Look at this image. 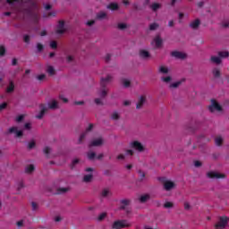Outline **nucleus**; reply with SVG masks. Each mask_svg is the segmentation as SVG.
<instances>
[{
    "label": "nucleus",
    "instance_id": "obj_40",
    "mask_svg": "<svg viewBox=\"0 0 229 229\" xmlns=\"http://www.w3.org/2000/svg\"><path fill=\"white\" fill-rule=\"evenodd\" d=\"M88 158L89 160H94L96 158V152H89V153H88Z\"/></svg>",
    "mask_w": 229,
    "mask_h": 229
},
{
    "label": "nucleus",
    "instance_id": "obj_45",
    "mask_svg": "<svg viewBox=\"0 0 229 229\" xmlns=\"http://www.w3.org/2000/svg\"><path fill=\"white\" fill-rule=\"evenodd\" d=\"M112 119L114 120V121H117L118 119H119V114L117 113V112H114V113H113V114H112Z\"/></svg>",
    "mask_w": 229,
    "mask_h": 229
},
{
    "label": "nucleus",
    "instance_id": "obj_5",
    "mask_svg": "<svg viewBox=\"0 0 229 229\" xmlns=\"http://www.w3.org/2000/svg\"><path fill=\"white\" fill-rule=\"evenodd\" d=\"M228 225V218L226 216H221L218 223L216 224V229H223Z\"/></svg>",
    "mask_w": 229,
    "mask_h": 229
},
{
    "label": "nucleus",
    "instance_id": "obj_7",
    "mask_svg": "<svg viewBox=\"0 0 229 229\" xmlns=\"http://www.w3.org/2000/svg\"><path fill=\"white\" fill-rule=\"evenodd\" d=\"M57 35H64L65 33V21H59L57 29H56Z\"/></svg>",
    "mask_w": 229,
    "mask_h": 229
},
{
    "label": "nucleus",
    "instance_id": "obj_22",
    "mask_svg": "<svg viewBox=\"0 0 229 229\" xmlns=\"http://www.w3.org/2000/svg\"><path fill=\"white\" fill-rule=\"evenodd\" d=\"M92 178H93V175L91 174H86L83 177V182H85V183H89V182H92Z\"/></svg>",
    "mask_w": 229,
    "mask_h": 229
},
{
    "label": "nucleus",
    "instance_id": "obj_11",
    "mask_svg": "<svg viewBox=\"0 0 229 229\" xmlns=\"http://www.w3.org/2000/svg\"><path fill=\"white\" fill-rule=\"evenodd\" d=\"M164 189L165 191H172V189H174V182L172 181H165Z\"/></svg>",
    "mask_w": 229,
    "mask_h": 229
},
{
    "label": "nucleus",
    "instance_id": "obj_53",
    "mask_svg": "<svg viewBox=\"0 0 229 229\" xmlns=\"http://www.w3.org/2000/svg\"><path fill=\"white\" fill-rule=\"evenodd\" d=\"M6 106H8V104H6V102H4L3 104L0 105V112L4 110V108H6Z\"/></svg>",
    "mask_w": 229,
    "mask_h": 229
},
{
    "label": "nucleus",
    "instance_id": "obj_21",
    "mask_svg": "<svg viewBox=\"0 0 229 229\" xmlns=\"http://www.w3.org/2000/svg\"><path fill=\"white\" fill-rule=\"evenodd\" d=\"M140 56H141V58H149V52L146 50H140Z\"/></svg>",
    "mask_w": 229,
    "mask_h": 229
},
{
    "label": "nucleus",
    "instance_id": "obj_4",
    "mask_svg": "<svg viewBox=\"0 0 229 229\" xmlns=\"http://www.w3.org/2000/svg\"><path fill=\"white\" fill-rule=\"evenodd\" d=\"M208 110L211 113L214 112H221L223 110V107L221 106V105H219V103H217V101H216V99H212L211 100V105L208 106Z\"/></svg>",
    "mask_w": 229,
    "mask_h": 229
},
{
    "label": "nucleus",
    "instance_id": "obj_2",
    "mask_svg": "<svg viewBox=\"0 0 229 229\" xmlns=\"http://www.w3.org/2000/svg\"><path fill=\"white\" fill-rule=\"evenodd\" d=\"M112 81V76L107 75L106 78H102L100 81V87H101V92L100 96L101 98H106L107 92H106V86L108 83Z\"/></svg>",
    "mask_w": 229,
    "mask_h": 229
},
{
    "label": "nucleus",
    "instance_id": "obj_6",
    "mask_svg": "<svg viewBox=\"0 0 229 229\" xmlns=\"http://www.w3.org/2000/svg\"><path fill=\"white\" fill-rule=\"evenodd\" d=\"M131 148H132V149H135L136 151H139V153H142L146 149L144 148V145L137 140L131 143Z\"/></svg>",
    "mask_w": 229,
    "mask_h": 229
},
{
    "label": "nucleus",
    "instance_id": "obj_29",
    "mask_svg": "<svg viewBox=\"0 0 229 229\" xmlns=\"http://www.w3.org/2000/svg\"><path fill=\"white\" fill-rule=\"evenodd\" d=\"M156 47H160L162 46V38L160 37H157L155 39Z\"/></svg>",
    "mask_w": 229,
    "mask_h": 229
},
{
    "label": "nucleus",
    "instance_id": "obj_14",
    "mask_svg": "<svg viewBox=\"0 0 229 229\" xmlns=\"http://www.w3.org/2000/svg\"><path fill=\"white\" fill-rule=\"evenodd\" d=\"M144 103H146V97L141 96L136 105V108L138 110H140V108H142V106H144Z\"/></svg>",
    "mask_w": 229,
    "mask_h": 229
},
{
    "label": "nucleus",
    "instance_id": "obj_31",
    "mask_svg": "<svg viewBox=\"0 0 229 229\" xmlns=\"http://www.w3.org/2000/svg\"><path fill=\"white\" fill-rule=\"evenodd\" d=\"M159 72L161 74H167V72H169V69L165 66H160L159 67Z\"/></svg>",
    "mask_w": 229,
    "mask_h": 229
},
{
    "label": "nucleus",
    "instance_id": "obj_37",
    "mask_svg": "<svg viewBox=\"0 0 229 229\" xmlns=\"http://www.w3.org/2000/svg\"><path fill=\"white\" fill-rule=\"evenodd\" d=\"M69 189L67 188H59L57 189L56 194H65Z\"/></svg>",
    "mask_w": 229,
    "mask_h": 229
},
{
    "label": "nucleus",
    "instance_id": "obj_38",
    "mask_svg": "<svg viewBox=\"0 0 229 229\" xmlns=\"http://www.w3.org/2000/svg\"><path fill=\"white\" fill-rule=\"evenodd\" d=\"M173 207H174V204L173 202L166 201L164 204V208H173Z\"/></svg>",
    "mask_w": 229,
    "mask_h": 229
},
{
    "label": "nucleus",
    "instance_id": "obj_39",
    "mask_svg": "<svg viewBox=\"0 0 229 229\" xmlns=\"http://www.w3.org/2000/svg\"><path fill=\"white\" fill-rule=\"evenodd\" d=\"M37 49H38V53H42V51H44V45H42V43H38Z\"/></svg>",
    "mask_w": 229,
    "mask_h": 229
},
{
    "label": "nucleus",
    "instance_id": "obj_10",
    "mask_svg": "<svg viewBox=\"0 0 229 229\" xmlns=\"http://www.w3.org/2000/svg\"><path fill=\"white\" fill-rule=\"evenodd\" d=\"M208 178H211L214 179L216 178V180H218L219 178H225V174H219V173H216V172H208L207 174Z\"/></svg>",
    "mask_w": 229,
    "mask_h": 229
},
{
    "label": "nucleus",
    "instance_id": "obj_56",
    "mask_svg": "<svg viewBox=\"0 0 229 229\" xmlns=\"http://www.w3.org/2000/svg\"><path fill=\"white\" fill-rule=\"evenodd\" d=\"M194 165L196 166V167H201V165H202V163L200 162V161H194Z\"/></svg>",
    "mask_w": 229,
    "mask_h": 229
},
{
    "label": "nucleus",
    "instance_id": "obj_20",
    "mask_svg": "<svg viewBox=\"0 0 229 229\" xmlns=\"http://www.w3.org/2000/svg\"><path fill=\"white\" fill-rule=\"evenodd\" d=\"M97 19H98V21H103V19H106V13L105 12H100L97 14Z\"/></svg>",
    "mask_w": 229,
    "mask_h": 229
},
{
    "label": "nucleus",
    "instance_id": "obj_27",
    "mask_svg": "<svg viewBox=\"0 0 229 229\" xmlns=\"http://www.w3.org/2000/svg\"><path fill=\"white\" fill-rule=\"evenodd\" d=\"M15 89V85L13 84V82H10L9 86L7 87L6 92L11 93L13 92V90Z\"/></svg>",
    "mask_w": 229,
    "mask_h": 229
},
{
    "label": "nucleus",
    "instance_id": "obj_57",
    "mask_svg": "<svg viewBox=\"0 0 229 229\" xmlns=\"http://www.w3.org/2000/svg\"><path fill=\"white\" fill-rule=\"evenodd\" d=\"M31 207H32V210H37V208H38V206L37 205L36 202H31Z\"/></svg>",
    "mask_w": 229,
    "mask_h": 229
},
{
    "label": "nucleus",
    "instance_id": "obj_9",
    "mask_svg": "<svg viewBox=\"0 0 229 229\" xmlns=\"http://www.w3.org/2000/svg\"><path fill=\"white\" fill-rule=\"evenodd\" d=\"M171 55L174 56V58H177L178 60H185L187 58V55L183 54L179 51H174L171 53Z\"/></svg>",
    "mask_w": 229,
    "mask_h": 229
},
{
    "label": "nucleus",
    "instance_id": "obj_24",
    "mask_svg": "<svg viewBox=\"0 0 229 229\" xmlns=\"http://www.w3.org/2000/svg\"><path fill=\"white\" fill-rule=\"evenodd\" d=\"M218 56L219 58H228L229 52L228 51L218 52Z\"/></svg>",
    "mask_w": 229,
    "mask_h": 229
},
{
    "label": "nucleus",
    "instance_id": "obj_47",
    "mask_svg": "<svg viewBox=\"0 0 229 229\" xmlns=\"http://www.w3.org/2000/svg\"><path fill=\"white\" fill-rule=\"evenodd\" d=\"M21 189H24V182H20L17 185V191L18 192L21 191Z\"/></svg>",
    "mask_w": 229,
    "mask_h": 229
},
{
    "label": "nucleus",
    "instance_id": "obj_17",
    "mask_svg": "<svg viewBox=\"0 0 229 229\" xmlns=\"http://www.w3.org/2000/svg\"><path fill=\"white\" fill-rule=\"evenodd\" d=\"M107 9L112 10L113 12H115V11L119 10V4H117L115 3H111L107 5Z\"/></svg>",
    "mask_w": 229,
    "mask_h": 229
},
{
    "label": "nucleus",
    "instance_id": "obj_26",
    "mask_svg": "<svg viewBox=\"0 0 229 229\" xmlns=\"http://www.w3.org/2000/svg\"><path fill=\"white\" fill-rule=\"evenodd\" d=\"M213 76L214 78H219L221 76V71L217 68L213 69Z\"/></svg>",
    "mask_w": 229,
    "mask_h": 229
},
{
    "label": "nucleus",
    "instance_id": "obj_32",
    "mask_svg": "<svg viewBox=\"0 0 229 229\" xmlns=\"http://www.w3.org/2000/svg\"><path fill=\"white\" fill-rule=\"evenodd\" d=\"M47 72H48L49 76H55V68L53 66H48Z\"/></svg>",
    "mask_w": 229,
    "mask_h": 229
},
{
    "label": "nucleus",
    "instance_id": "obj_46",
    "mask_svg": "<svg viewBox=\"0 0 229 229\" xmlns=\"http://www.w3.org/2000/svg\"><path fill=\"white\" fill-rule=\"evenodd\" d=\"M50 47L52 49H56V47H58V43H56V41H51Z\"/></svg>",
    "mask_w": 229,
    "mask_h": 229
},
{
    "label": "nucleus",
    "instance_id": "obj_1",
    "mask_svg": "<svg viewBox=\"0 0 229 229\" xmlns=\"http://www.w3.org/2000/svg\"><path fill=\"white\" fill-rule=\"evenodd\" d=\"M47 108L50 110H56L58 108V101L56 100H52L51 102L48 103V107L47 105L46 104H40L39 105V114L36 115V119H42L44 115H46V112H47Z\"/></svg>",
    "mask_w": 229,
    "mask_h": 229
},
{
    "label": "nucleus",
    "instance_id": "obj_23",
    "mask_svg": "<svg viewBox=\"0 0 229 229\" xmlns=\"http://www.w3.org/2000/svg\"><path fill=\"white\" fill-rule=\"evenodd\" d=\"M211 62L213 64H216V65H219V64H221V57L211 56Z\"/></svg>",
    "mask_w": 229,
    "mask_h": 229
},
{
    "label": "nucleus",
    "instance_id": "obj_55",
    "mask_svg": "<svg viewBox=\"0 0 229 229\" xmlns=\"http://www.w3.org/2000/svg\"><path fill=\"white\" fill-rule=\"evenodd\" d=\"M38 80L39 81H42V80H46V74H40L38 76Z\"/></svg>",
    "mask_w": 229,
    "mask_h": 229
},
{
    "label": "nucleus",
    "instance_id": "obj_58",
    "mask_svg": "<svg viewBox=\"0 0 229 229\" xmlns=\"http://www.w3.org/2000/svg\"><path fill=\"white\" fill-rule=\"evenodd\" d=\"M110 58H112V55L110 54H107L105 57L106 64H108V62H110Z\"/></svg>",
    "mask_w": 229,
    "mask_h": 229
},
{
    "label": "nucleus",
    "instance_id": "obj_48",
    "mask_svg": "<svg viewBox=\"0 0 229 229\" xmlns=\"http://www.w3.org/2000/svg\"><path fill=\"white\" fill-rule=\"evenodd\" d=\"M126 28H128L126 23H119L118 24V29H120V30H126Z\"/></svg>",
    "mask_w": 229,
    "mask_h": 229
},
{
    "label": "nucleus",
    "instance_id": "obj_51",
    "mask_svg": "<svg viewBox=\"0 0 229 229\" xmlns=\"http://www.w3.org/2000/svg\"><path fill=\"white\" fill-rule=\"evenodd\" d=\"M23 40L26 44H30V35H25L23 37Z\"/></svg>",
    "mask_w": 229,
    "mask_h": 229
},
{
    "label": "nucleus",
    "instance_id": "obj_25",
    "mask_svg": "<svg viewBox=\"0 0 229 229\" xmlns=\"http://www.w3.org/2000/svg\"><path fill=\"white\" fill-rule=\"evenodd\" d=\"M215 144L216 146H223V138L221 136H217L216 139H215Z\"/></svg>",
    "mask_w": 229,
    "mask_h": 229
},
{
    "label": "nucleus",
    "instance_id": "obj_41",
    "mask_svg": "<svg viewBox=\"0 0 229 229\" xmlns=\"http://www.w3.org/2000/svg\"><path fill=\"white\" fill-rule=\"evenodd\" d=\"M157 28H158V23H152L149 25L150 31H155V30H157Z\"/></svg>",
    "mask_w": 229,
    "mask_h": 229
},
{
    "label": "nucleus",
    "instance_id": "obj_63",
    "mask_svg": "<svg viewBox=\"0 0 229 229\" xmlns=\"http://www.w3.org/2000/svg\"><path fill=\"white\" fill-rule=\"evenodd\" d=\"M189 208H191V205L189 204V202H185L184 203V209L189 210Z\"/></svg>",
    "mask_w": 229,
    "mask_h": 229
},
{
    "label": "nucleus",
    "instance_id": "obj_13",
    "mask_svg": "<svg viewBox=\"0 0 229 229\" xmlns=\"http://www.w3.org/2000/svg\"><path fill=\"white\" fill-rule=\"evenodd\" d=\"M199 24H201V21L199 19H196L190 23V28H191V30H198V28H199Z\"/></svg>",
    "mask_w": 229,
    "mask_h": 229
},
{
    "label": "nucleus",
    "instance_id": "obj_34",
    "mask_svg": "<svg viewBox=\"0 0 229 229\" xmlns=\"http://www.w3.org/2000/svg\"><path fill=\"white\" fill-rule=\"evenodd\" d=\"M180 85H182V81H176V82L171 83L169 87L170 89H178Z\"/></svg>",
    "mask_w": 229,
    "mask_h": 229
},
{
    "label": "nucleus",
    "instance_id": "obj_44",
    "mask_svg": "<svg viewBox=\"0 0 229 229\" xmlns=\"http://www.w3.org/2000/svg\"><path fill=\"white\" fill-rule=\"evenodd\" d=\"M56 16V13L55 12H50L47 14H44L43 17L47 18V17H55Z\"/></svg>",
    "mask_w": 229,
    "mask_h": 229
},
{
    "label": "nucleus",
    "instance_id": "obj_33",
    "mask_svg": "<svg viewBox=\"0 0 229 229\" xmlns=\"http://www.w3.org/2000/svg\"><path fill=\"white\" fill-rule=\"evenodd\" d=\"M122 83H123V87H125V89H128V87H130V85H131V82L126 79H123Z\"/></svg>",
    "mask_w": 229,
    "mask_h": 229
},
{
    "label": "nucleus",
    "instance_id": "obj_64",
    "mask_svg": "<svg viewBox=\"0 0 229 229\" xmlns=\"http://www.w3.org/2000/svg\"><path fill=\"white\" fill-rule=\"evenodd\" d=\"M66 60L68 63H71V62H72V60H74V58L72 55H68Z\"/></svg>",
    "mask_w": 229,
    "mask_h": 229
},
{
    "label": "nucleus",
    "instance_id": "obj_8",
    "mask_svg": "<svg viewBox=\"0 0 229 229\" xmlns=\"http://www.w3.org/2000/svg\"><path fill=\"white\" fill-rule=\"evenodd\" d=\"M92 128H94V125L90 123L89 127L86 129V131L81 134L79 138V144H81L83 140H85V137H87V133H89V131H91Z\"/></svg>",
    "mask_w": 229,
    "mask_h": 229
},
{
    "label": "nucleus",
    "instance_id": "obj_19",
    "mask_svg": "<svg viewBox=\"0 0 229 229\" xmlns=\"http://www.w3.org/2000/svg\"><path fill=\"white\" fill-rule=\"evenodd\" d=\"M33 171H35V165H29L25 168V173H27L28 174H31V173H33Z\"/></svg>",
    "mask_w": 229,
    "mask_h": 229
},
{
    "label": "nucleus",
    "instance_id": "obj_62",
    "mask_svg": "<svg viewBox=\"0 0 229 229\" xmlns=\"http://www.w3.org/2000/svg\"><path fill=\"white\" fill-rule=\"evenodd\" d=\"M73 105L81 106V105H85V102H83V101H75L73 103Z\"/></svg>",
    "mask_w": 229,
    "mask_h": 229
},
{
    "label": "nucleus",
    "instance_id": "obj_50",
    "mask_svg": "<svg viewBox=\"0 0 229 229\" xmlns=\"http://www.w3.org/2000/svg\"><path fill=\"white\" fill-rule=\"evenodd\" d=\"M36 143L35 141H30L28 145V149H33V148H35Z\"/></svg>",
    "mask_w": 229,
    "mask_h": 229
},
{
    "label": "nucleus",
    "instance_id": "obj_61",
    "mask_svg": "<svg viewBox=\"0 0 229 229\" xmlns=\"http://www.w3.org/2000/svg\"><path fill=\"white\" fill-rule=\"evenodd\" d=\"M24 119V116L23 115H19L17 118H16V121L17 123H21V121H22Z\"/></svg>",
    "mask_w": 229,
    "mask_h": 229
},
{
    "label": "nucleus",
    "instance_id": "obj_15",
    "mask_svg": "<svg viewBox=\"0 0 229 229\" xmlns=\"http://www.w3.org/2000/svg\"><path fill=\"white\" fill-rule=\"evenodd\" d=\"M102 145H103V139H101V138L94 140L89 144L90 147L102 146Z\"/></svg>",
    "mask_w": 229,
    "mask_h": 229
},
{
    "label": "nucleus",
    "instance_id": "obj_60",
    "mask_svg": "<svg viewBox=\"0 0 229 229\" xmlns=\"http://www.w3.org/2000/svg\"><path fill=\"white\" fill-rule=\"evenodd\" d=\"M116 158H117V160H124L125 157H124L123 154H120V155L117 156Z\"/></svg>",
    "mask_w": 229,
    "mask_h": 229
},
{
    "label": "nucleus",
    "instance_id": "obj_52",
    "mask_svg": "<svg viewBox=\"0 0 229 229\" xmlns=\"http://www.w3.org/2000/svg\"><path fill=\"white\" fill-rule=\"evenodd\" d=\"M43 151L45 155H49V153H51V148L49 147H46Z\"/></svg>",
    "mask_w": 229,
    "mask_h": 229
},
{
    "label": "nucleus",
    "instance_id": "obj_30",
    "mask_svg": "<svg viewBox=\"0 0 229 229\" xmlns=\"http://www.w3.org/2000/svg\"><path fill=\"white\" fill-rule=\"evenodd\" d=\"M160 6H161L160 4L154 3L150 5V8L151 10H153V12H157V10H159Z\"/></svg>",
    "mask_w": 229,
    "mask_h": 229
},
{
    "label": "nucleus",
    "instance_id": "obj_43",
    "mask_svg": "<svg viewBox=\"0 0 229 229\" xmlns=\"http://www.w3.org/2000/svg\"><path fill=\"white\" fill-rule=\"evenodd\" d=\"M5 53H6V48H4V46H1L0 47V56H4Z\"/></svg>",
    "mask_w": 229,
    "mask_h": 229
},
{
    "label": "nucleus",
    "instance_id": "obj_3",
    "mask_svg": "<svg viewBox=\"0 0 229 229\" xmlns=\"http://www.w3.org/2000/svg\"><path fill=\"white\" fill-rule=\"evenodd\" d=\"M131 226V223L126 219L116 220L113 223V229H123V228H130Z\"/></svg>",
    "mask_w": 229,
    "mask_h": 229
},
{
    "label": "nucleus",
    "instance_id": "obj_12",
    "mask_svg": "<svg viewBox=\"0 0 229 229\" xmlns=\"http://www.w3.org/2000/svg\"><path fill=\"white\" fill-rule=\"evenodd\" d=\"M9 133H15V137L17 138L22 137L23 135L22 131H18L17 127H11L9 129Z\"/></svg>",
    "mask_w": 229,
    "mask_h": 229
},
{
    "label": "nucleus",
    "instance_id": "obj_49",
    "mask_svg": "<svg viewBox=\"0 0 229 229\" xmlns=\"http://www.w3.org/2000/svg\"><path fill=\"white\" fill-rule=\"evenodd\" d=\"M77 164H80V159L78 158L73 159L72 162V169L74 168V165H76Z\"/></svg>",
    "mask_w": 229,
    "mask_h": 229
},
{
    "label": "nucleus",
    "instance_id": "obj_36",
    "mask_svg": "<svg viewBox=\"0 0 229 229\" xmlns=\"http://www.w3.org/2000/svg\"><path fill=\"white\" fill-rule=\"evenodd\" d=\"M161 80L165 83H171L173 78L171 76H166V77H162Z\"/></svg>",
    "mask_w": 229,
    "mask_h": 229
},
{
    "label": "nucleus",
    "instance_id": "obj_16",
    "mask_svg": "<svg viewBox=\"0 0 229 229\" xmlns=\"http://www.w3.org/2000/svg\"><path fill=\"white\" fill-rule=\"evenodd\" d=\"M151 196L149 194L141 195L139 199L140 203H146V201L149 200Z\"/></svg>",
    "mask_w": 229,
    "mask_h": 229
},
{
    "label": "nucleus",
    "instance_id": "obj_18",
    "mask_svg": "<svg viewBox=\"0 0 229 229\" xmlns=\"http://www.w3.org/2000/svg\"><path fill=\"white\" fill-rule=\"evenodd\" d=\"M120 203H121V210H124V208H126V207H128V205H130V199H122L121 201H120Z\"/></svg>",
    "mask_w": 229,
    "mask_h": 229
},
{
    "label": "nucleus",
    "instance_id": "obj_42",
    "mask_svg": "<svg viewBox=\"0 0 229 229\" xmlns=\"http://www.w3.org/2000/svg\"><path fill=\"white\" fill-rule=\"evenodd\" d=\"M106 217V213H101L98 217V221H104V219Z\"/></svg>",
    "mask_w": 229,
    "mask_h": 229
},
{
    "label": "nucleus",
    "instance_id": "obj_28",
    "mask_svg": "<svg viewBox=\"0 0 229 229\" xmlns=\"http://www.w3.org/2000/svg\"><path fill=\"white\" fill-rule=\"evenodd\" d=\"M140 177L139 182H144V178H146V173H144L142 170L138 171Z\"/></svg>",
    "mask_w": 229,
    "mask_h": 229
},
{
    "label": "nucleus",
    "instance_id": "obj_59",
    "mask_svg": "<svg viewBox=\"0 0 229 229\" xmlns=\"http://www.w3.org/2000/svg\"><path fill=\"white\" fill-rule=\"evenodd\" d=\"M96 105H103V101H101V98H95Z\"/></svg>",
    "mask_w": 229,
    "mask_h": 229
},
{
    "label": "nucleus",
    "instance_id": "obj_54",
    "mask_svg": "<svg viewBox=\"0 0 229 229\" xmlns=\"http://www.w3.org/2000/svg\"><path fill=\"white\" fill-rule=\"evenodd\" d=\"M94 24H96V21L94 20H90L87 21V26H94Z\"/></svg>",
    "mask_w": 229,
    "mask_h": 229
},
{
    "label": "nucleus",
    "instance_id": "obj_35",
    "mask_svg": "<svg viewBox=\"0 0 229 229\" xmlns=\"http://www.w3.org/2000/svg\"><path fill=\"white\" fill-rule=\"evenodd\" d=\"M110 194V191L108 189H104L101 192L102 198H106Z\"/></svg>",
    "mask_w": 229,
    "mask_h": 229
}]
</instances>
